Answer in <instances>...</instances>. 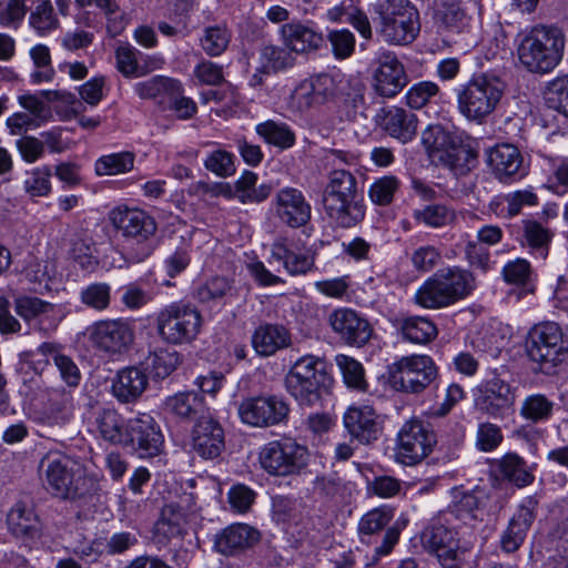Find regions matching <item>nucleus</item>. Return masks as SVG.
<instances>
[{
  "mask_svg": "<svg viewBox=\"0 0 568 568\" xmlns=\"http://www.w3.org/2000/svg\"><path fill=\"white\" fill-rule=\"evenodd\" d=\"M322 204L327 219L336 226L349 229L365 217V204L356 178L346 170L329 173Z\"/></svg>",
  "mask_w": 568,
  "mask_h": 568,
  "instance_id": "f257e3e1",
  "label": "nucleus"
},
{
  "mask_svg": "<svg viewBox=\"0 0 568 568\" xmlns=\"http://www.w3.org/2000/svg\"><path fill=\"white\" fill-rule=\"evenodd\" d=\"M476 288L471 272L459 266L438 270L416 291L415 303L424 308L439 310L469 296Z\"/></svg>",
  "mask_w": 568,
  "mask_h": 568,
  "instance_id": "f03ea898",
  "label": "nucleus"
},
{
  "mask_svg": "<svg viewBox=\"0 0 568 568\" xmlns=\"http://www.w3.org/2000/svg\"><path fill=\"white\" fill-rule=\"evenodd\" d=\"M333 378L323 357L312 354L300 357L285 376V388L301 405L313 407L328 393Z\"/></svg>",
  "mask_w": 568,
  "mask_h": 568,
  "instance_id": "7ed1b4c3",
  "label": "nucleus"
},
{
  "mask_svg": "<svg viewBox=\"0 0 568 568\" xmlns=\"http://www.w3.org/2000/svg\"><path fill=\"white\" fill-rule=\"evenodd\" d=\"M52 494L63 499L83 498L95 490V480L88 476L83 466L67 455L49 453L40 462Z\"/></svg>",
  "mask_w": 568,
  "mask_h": 568,
  "instance_id": "20e7f679",
  "label": "nucleus"
},
{
  "mask_svg": "<svg viewBox=\"0 0 568 568\" xmlns=\"http://www.w3.org/2000/svg\"><path fill=\"white\" fill-rule=\"evenodd\" d=\"M565 36L556 27L532 28L519 42L517 55L520 64L529 72L548 73L561 61Z\"/></svg>",
  "mask_w": 568,
  "mask_h": 568,
  "instance_id": "39448f33",
  "label": "nucleus"
},
{
  "mask_svg": "<svg viewBox=\"0 0 568 568\" xmlns=\"http://www.w3.org/2000/svg\"><path fill=\"white\" fill-rule=\"evenodd\" d=\"M377 31L390 44L412 43L419 32V13L408 0H381L373 6Z\"/></svg>",
  "mask_w": 568,
  "mask_h": 568,
  "instance_id": "423d86ee",
  "label": "nucleus"
},
{
  "mask_svg": "<svg viewBox=\"0 0 568 568\" xmlns=\"http://www.w3.org/2000/svg\"><path fill=\"white\" fill-rule=\"evenodd\" d=\"M504 89V83L495 75H474L458 89L457 108L466 119L481 123L495 111Z\"/></svg>",
  "mask_w": 568,
  "mask_h": 568,
  "instance_id": "0eeeda50",
  "label": "nucleus"
},
{
  "mask_svg": "<svg viewBox=\"0 0 568 568\" xmlns=\"http://www.w3.org/2000/svg\"><path fill=\"white\" fill-rule=\"evenodd\" d=\"M526 349L540 372L551 374L568 356V339L557 323L544 322L528 332Z\"/></svg>",
  "mask_w": 568,
  "mask_h": 568,
  "instance_id": "6e6552de",
  "label": "nucleus"
},
{
  "mask_svg": "<svg viewBox=\"0 0 568 568\" xmlns=\"http://www.w3.org/2000/svg\"><path fill=\"white\" fill-rule=\"evenodd\" d=\"M155 324L158 335L164 343L190 344L200 334L202 315L190 304L173 302L158 312Z\"/></svg>",
  "mask_w": 568,
  "mask_h": 568,
  "instance_id": "1a4fd4ad",
  "label": "nucleus"
},
{
  "mask_svg": "<svg viewBox=\"0 0 568 568\" xmlns=\"http://www.w3.org/2000/svg\"><path fill=\"white\" fill-rule=\"evenodd\" d=\"M443 515L433 519L424 530L422 540L429 551L435 552L443 568H465L473 547V540L464 542L456 538V531L448 527Z\"/></svg>",
  "mask_w": 568,
  "mask_h": 568,
  "instance_id": "9d476101",
  "label": "nucleus"
},
{
  "mask_svg": "<svg viewBox=\"0 0 568 568\" xmlns=\"http://www.w3.org/2000/svg\"><path fill=\"white\" fill-rule=\"evenodd\" d=\"M308 450L292 438L265 444L258 454L261 467L271 476L287 477L300 474L307 465Z\"/></svg>",
  "mask_w": 568,
  "mask_h": 568,
  "instance_id": "9b49d317",
  "label": "nucleus"
},
{
  "mask_svg": "<svg viewBox=\"0 0 568 568\" xmlns=\"http://www.w3.org/2000/svg\"><path fill=\"white\" fill-rule=\"evenodd\" d=\"M389 377L396 390L418 394L435 381L437 367L428 355L403 356L392 365Z\"/></svg>",
  "mask_w": 568,
  "mask_h": 568,
  "instance_id": "f8f14e48",
  "label": "nucleus"
},
{
  "mask_svg": "<svg viewBox=\"0 0 568 568\" xmlns=\"http://www.w3.org/2000/svg\"><path fill=\"white\" fill-rule=\"evenodd\" d=\"M237 412L244 424L265 428L286 422L290 406L280 396L260 395L244 398Z\"/></svg>",
  "mask_w": 568,
  "mask_h": 568,
  "instance_id": "ddd939ff",
  "label": "nucleus"
},
{
  "mask_svg": "<svg viewBox=\"0 0 568 568\" xmlns=\"http://www.w3.org/2000/svg\"><path fill=\"white\" fill-rule=\"evenodd\" d=\"M435 443V434L423 422L408 420L397 434L396 460L407 466L416 465L428 456Z\"/></svg>",
  "mask_w": 568,
  "mask_h": 568,
  "instance_id": "4468645a",
  "label": "nucleus"
},
{
  "mask_svg": "<svg viewBox=\"0 0 568 568\" xmlns=\"http://www.w3.org/2000/svg\"><path fill=\"white\" fill-rule=\"evenodd\" d=\"M89 332L94 347L110 356L124 354L134 341L133 326L123 318L98 321Z\"/></svg>",
  "mask_w": 568,
  "mask_h": 568,
  "instance_id": "2eb2a0df",
  "label": "nucleus"
},
{
  "mask_svg": "<svg viewBox=\"0 0 568 568\" xmlns=\"http://www.w3.org/2000/svg\"><path fill=\"white\" fill-rule=\"evenodd\" d=\"M164 438L155 419L145 413L128 420L126 438L123 446L131 448L141 458H149L161 453Z\"/></svg>",
  "mask_w": 568,
  "mask_h": 568,
  "instance_id": "dca6fc26",
  "label": "nucleus"
},
{
  "mask_svg": "<svg viewBox=\"0 0 568 568\" xmlns=\"http://www.w3.org/2000/svg\"><path fill=\"white\" fill-rule=\"evenodd\" d=\"M327 322L339 339L349 346L362 347L369 342L373 335L371 323L348 307L334 310L328 315Z\"/></svg>",
  "mask_w": 568,
  "mask_h": 568,
  "instance_id": "f3484780",
  "label": "nucleus"
},
{
  "mask_svg": "<svg viewBox=\"0 0 568 568\" xmlns=\"http://www.w3.org/2000/svg\"><path fill=\"white\" fill-rule=\"evenodd\" d=\"M109 220L123 237L134 240L138 243L148 241L158 229L155 220L150 214L141 209L126 205H120L111 210Z\"/></svg>",
  "mask_w": 568,
  "mask_h": 568,
  "instance_id": "a211bd4d",
  "label": "nucleus"
},
{
  "mask_svg": "<svg viewBox=\"0 0 568 568\" xmlns=\"http://www.w3.org/2000/svg\"><path fill=\"white\" fill-rule=\"evenodd\" d=\"M408 83L404 64L390 51L379 53L373 73V89L383 98L396 97Z\"/></svg>",
  "mask_w": 568,
  "mask_h": 568,
  "instance_id": "6ab92c4d",
  "label": "nucleus"
},
{
  "mask_svg": "<svg viewBox=\"0 0 568 568\" xmlns=\"http://www.w3.org/2000/svg\"><path fill=\"white\" fill-rule=\"evenodd\" d=\"M8 531L23 545L32 548L42 536V524L34 508L19 500L7 514Z\"/></svg>",
  "mask_w": 568,
  "mask_h": 568,
  "instance_id": "aec40b11",
  "label": "nucleus"
},
{
  "mask_svg": "<svg viewBox=\"0 0 568 568\" xmlns=\"http://www.w3.org/2000/svg\"><path fill=\"white\" fill-rule=\"evenodd\" d=\"M427 153L434 163L464 175L478 164L479 151L473 144H428Z\"/></svg>",
  "mask_w": 568,
  "mask_h": 568,
  "instance_id": "412c9836",
  "label": "nucleus"
},
{
  "mask_svg": "<svg viewBox=\"0 0 568 568\" xmlns=\"http://www.w3.org/2000/svg\"><path fill=\"white\" fill-rule=\"evenodd\" d=\"M192 448L202 458L213 459L224 449V429L221 424L211 416H200L193 426Z\"/></svg>",
  "mask_w": 568,
  "mask_h": 568,
  "instance_id": "4be33fe9",
  "label": "nucleus"
},
{
  "mask_svg": "<svg viewBox=\"0 0 568 568\" xmlns=\"http://www.w3.org/2000/svg\"><path fill=\"white\" fill-rule=\"evenodd\" d=\"M343 422L349 435L364 445L377 440L382 433L378 415L368 405L348 407Z\"/></svg>",
  "mask_w": 568,
  "mask_h": 568,
  "instance_id": "5701e85b",
  "label": "nucleus"
},
{
  "mask_svg": "<svg viewBox=\"0 0 568 568\" xmlns=\"http://www.w3.org/2000/svg\"><path fill=\"white\" fill-rule=\"evenodd\" d=\"M276 216L290 227H301L311 219V205L294 187L280 190L274 200Z\"/></svg>",
  "mask_w": 568,
  "mask_h": 568,
  "instance_id": "b1692460",
  "label": "nucleus"
},
{
  "mask_svg": "<svg viewBox=\"0 0 568 568\" xmlns=\"http://www.w3.org/2000/svg\"><path fill=\"white\" fill-rule=\"evenodd\" d=\"M260 531L246 524H232L214 537V550L224 556L237 555L258 542Z\"/></svg>",
  "mask_w": 568,
  "mask_h": 568,
  "instance_id": "393cba45",
  "label": "nucleus"
},
{
  "mask_svg": "<svg viewBox=\"0 0 568 568\" xmlns=\"http://www.w3.org/2000/svg\"><path fill=\"white\" fill-rule=\"evenodd\" d=\"M14 311L28 323L37 320L40 331L55 329L61 320L57 305L36 296H18L14 300Z\"/></svg>",
  "mask_w": 568,
  "mask_h": 568,
  "instance_id": "a878e982",
  "label": "nucleus"
},
{
  "mask_svg": "<svg viewBox=\"0 0 568 568\" xmlns=\"http://www.w3.org/2000/svg\"><path fill=\"white\" fill-rule=\"evenodd\" d=\"M537 500L527 497L519 505L516 514L511 517L508 527L500 538L501 549L506 552L516 551L525 540L526 534L535 520Z\"/></svg>",
  "mask_w": 568,
  "mask_h": 568,
  "instance_id": "bb28decb",
  "label": "nucleus"
},
{
  "mask_svg": "<svg viewBox=\"0 0 568 568\" xmlns=\"http://www.w3.org/2000/svg\"><path fill=\"white\" fill-rule=\"evenodd\" d=\"M192 500V495H184L179 503H170L162 508L154 526V532L159 538L171 539L184 532L189 513L193 511Z\"/></svg>",
  "mask_w": 568,
  "mask_h": 568,
  "instance_id": "cd10ccee",
  "label": "nucleus"
},
{
  "mask_svg": "<svg viewBox=\"0 0 568 568\" xmlns=\"http://www.w3.org/2000/svg\"><path fill=\"white\" fill-rule=\"evenodd\" d=\"M149 385V377L141 368L129 366L120 369L112 379V395L123 404L138 400Z\"/></svg>",
  "mask_w": 568,
  "mask_h": 568,
  "instance_id": "c85d7f7f",
  "label": "nucleus"
},
{
  "mask_svg": "<svg viewBox=\"0 0 568 568\" xmlns=\"http://www.w3.org/2000/svg\"><path fill=\"white\" fill-rule=\"evenodd\" d=\"M486 158L495 176L500 181L523 170L524 158L516 144H494L487 149Z\"/></svg>",
  "mask_w": 568,
  "mask_h": 568,
  "instance_id": "c756f323",
  "label": "nucleus"
},
{
  "mask_svg": "<svg viewBox=\"0 0 568 568\" xmlns=\"http://www.w3.org/2000/svg\"><path fill=\"white\" fill-rule=\"evenodd\" d=\"M376 119L381 129L393 139L410 140L416 133L417 116L403 108H383Z\"/></svg>",
  "mask_w": 568,
  "mask_h": 568,
  "instance_id": "7c9ffc66",
  "label": "nucleus"
},
{
  "mask_svg": "<svg viewBox=\"0 0 568 568\" xmlns=\"http://www.w3.org/2000/svg\"><path fill=\"white\" fill-rule=\"evenodd\" d=\"M273 260L281 262L285 271L293 276L303 275L314 267V256L306 250H301L285 239L273 243L271 250Z\"/></svg>",
  "mask_w": 568,
  "mask_h": 568,
  "instance_id": "2f4dec72",
  "label": "nucleus"
},
{
  "mask_svg": "<svg viewBox=\"0 0 568 568\" xmlns=\"http://www.w3.org/2000/svg\"><path fill=\"white\" fill-rule=\"evenodd\" d=\"M516 396L510 385L499 378L488 382L477 405L480 410L493 417H503L515 404Z\"/></svg>",
  "mask_w": 568,
  "mask_h": 568,
  "instance_id": "473e14b6",
  "label": "nucleus"
},
{
  "mask_svg": "<svg viewBox=\"0 0 568 568\" xmlns=\"http://www.w3.org/2000/svg\"><path fill=\"white\" fill-rule=\"evenodd\" d=\"M280 33L283 43L294 55L317 50L323 43L322 33L298 21L283 24Z\"/></svg>",
  "mask_w": 568,
  "mask_h": 568,
  "instance_id": "72a5a7b5",
  "label": "nucleus"
},
{
  "mask_svg": "<svg viewBox=\"0 0 568 568\" xmlns=\"http://www.w3.org/2000/svg\"><path fill=\"white\" fill-rule=\"evenodd\" d=\"M252 345L257 354L271 356L291 345V334L282 325L262 324L252 335Z\"/></svg>",
  "mask_w": 568,
  "mask_h": 568,
  "instance_id": "f704fd0d",
  "label": "nucleus"
},
{
  "mask_svg": "<svg viewBox=\"0 0 568 568\" xmlns=\"http://www.w3.org/2000/svg\"><path fill=\"white\" fill-rule=\"evenodd\" d=\"M38 353L45 358V363L52 362L57 367L60 378L69 387H78L81 382V372L75 362L61 352V346L55 343H42Z\"/></svg>",
  "mask_w": 568,
  "mask_h": 568,
  "instance_id": "c9c22d12",
  "label": "nucleus"
},
{
  "mask_svg": "<svg viewBox=\"0 0 568 568\" xmlns=\"http://www.w3.org/2000/svg\"><path fill=\"white\" fill-rule=\"evenodd\" d=\"M99 436L112 445H122L126 438L128 420L113 408H102L95 416Z\"/></svg>",
  "mask_w": 568,
  "mask_h": 568,
  "instance_id": "e433bc0d",
  "label": "nucleus"
},
{
  "mask_svg": "<svg viewBox=\"0 0 568 568\" xmlns=\"http://www.w3.org/2000/svg\"><path fill=\"white\" fill-rule=\"evenodd\" d=\"M296 57L284 44V47L266 44L260 50L257 72L261 74H272L285 71L295 64Z\"/></svg>",
  "mask_w": 568,
  "mask_h": 568,
  "instance_id": "4c0bfd02",
  "label": "nucleus"
},
{
  "mask_svg": "<svg viewBox=\"0 0 568 568\" xmlns=\"http://www.w3.org/2000/svg\"><path fill=\"white\" fill-rule=\"evenodd\" d=\"M164 409L176 418L190 419L204 410V403L194 392H181L165 399Z\"/></svg>",
  "mask_w": 568,
  "mask_h": 568,
  "instance_id": "58836bf2",
  "label": "nucleus"
},
{
  "mask_svg": "<svg viewBox=\"0 0 568 568\" xmlns=\"http://www.w3.org/2000/svg\"><path fill=\"white\" fill-rule=\"evenodd\" d=\"M552 237V231L541 223L535 220L523 221V244L541 260L546 258Z\"/></svg>",
  "mask_w": 568,
  "mask_h": 568,
  "instance_id": "ea45409f",
  "label": "nucleus"
},
{
  "mask_svg": "<svg viewBox=\"0 0 568 568\" xmlns=\"http://www.w3.org/2000/svg\"><path fill=\"white\" fill-rule=\"evenodd\" d=\"M555 402L541 393L526 396L521 402L519 415L531 424L545 423L554 415Z\"/></svg>",
  "mask_w": 568,
  "mask_h": 568,
  "instance_id": "a19ab883",
  "label": "nucleus"
},
{
  "mask_svg": "<svg viewBox=\"0 0 568 568\" xmlns=\"http://www.w3.org/2000/svg\"><path fill=\"white\" fill-rule=\"evenodd\" d=\"M478 506V498L471 493H466L442 515L445 521H450V517H454L464 525L475 528L480 521L477 515Z\"/></svg>",
  "mask_w": 568,
  "mask_h": 568,
  "instance_id": "79ce46f5",
  "label": "nucleus"
},
{
  "mask_svg": "<svg viewBox=\"0 0 568 568\" xmlns=\"http://www.w3.org/2000/svg\"><path fill=\"white\" fill-rule=\"evenodd\" d=\"M402 332L408 341L427 344L437 336L436 325L427 317L408 316L402 321Z\"/></svg>",
  "mask_w": 568,
  "mask_h": 568,
  "instance_id": "37998d69",
  "label": "nucleus"
},
{
  "mask_svg": "<svg viewBox=\"0 0 568 568\" xmlns=\"http://www.w3.org/2000/svg\"><path fill=\"white\" fill-rule=\"evenodd\" d=\"M413 217L417 223L424 224L427 227L440 229L452 224L456 215L453 209L435 203L414 210Z\"/></svg>",
  "mask_w": 568,
  "mask_h": 568,
  "instance_id": "c03bdc74",
  "label": "nucleus"
},
{
  "mask_svg": "<svg viewBox=\"0 0 568 568\" xmlns=\"http://www.w3.org/2000/svg\"><path fill=\"white\" fill-rule=\"evenodd\" d=\"M500 474L517 487L532 483L534 475L528 470L526 462L517 454H507L498 463Z\"/></svg>",
  "mask_w": 568,
  "mask_h": 568,
  "instance_id": "a18cd8bd",
  "label": "nucleus"
},
{
  "mask_svg": "<svg viewBox=\"0 0 568 568\" xmlns=\"http://www.w3.org/2000/svg\"><path fill=\"white\" fill-rule=\"evenodd\" d=\"M73 414V397L70 393L54 392L49 398V404L44 412L45 422L49 425H64Z\"/></svg>",
  "mask_w": 568,
  "mask_h": 568,
  "instance_id": "49530a36",
  "label": "nucleus"
},
{
  "mask_svg": "<svg viewBox=\"0 0 568 568\" xmlns=\"http://www.w3.org/2000/svg\"><path fill=\"white\" fill-rule=\"evenodd\" d=\"M79 8L94 6L102 10L106 18V28L112 37L120 34L124 29V19L115 0H74Z\"/></svg>",
  "mask_w": 568,
  "mask_h": 568,
  "instance_id": "de8ad7c7",
  "label": "nucleus"
},
{
  "mask_svg": "<svg viewBox=\"0 0 568 568\" xmlns=\"http://www.w3.org/2000/svg\"><path fill=\"white\" fill-rule=\"evenodd\" d=\"M179 90L180 82L178 80L160 75L134 85V91L141 99H155L160 95L179 93Z\"/></svg>",
  "mask_w": 568,
  "mask_h": 568,
  "instance_id": "09e8293b",
  "label": "nucleus"
},
{
  "mask_svg": "<svg viewBox=\"0 0 568 568\" xmlns=\"http://www.w3.org/2000/svg\"><path fill=\"white\" fill-rule=\"evenodd\" d=\"M231 41V32L224 24L211 26L204 29L200 39L203 51L210 57L221 55Z\"/></svg>",
  "mask_w": 568,
  "mask_h": 568,
  "instance_id": "8fccbe9b",
  "label": "nucleus"
},
{
  "mask_svg": "<svg viewBox=\"0 0 568 568\" xmlns=\"http://www.w3.org/2000/svg\"><path fill=\"white\" fill-rule=\"evenodd\" d=\"M442 97L440 88L433 81H420L413 84L405 94L406 104L419 110Z\"/></svg>",
  "mask_w": 568,
  "mask_h": 568,
  "instance_id": "3c124183",
  "label": "nucleus"
},
{
  "mask_svg": "<svg viewBox=\"0 0 568 568\" xmlns=\"http://www.w3.org/2000/svg\"><path fill=\"white\" fill-rule=\"evenodd\" d=\"M181 358L176 351L159 349L146 357V366L155 378L164 379L180 365Z\"/></svg>",
  "mask_w": 568,
  "mask_h": 568,
  "instance_id": "603ef678",
  "label": "nucleus"
},
{
  "mask_svg": "<svg viewBox=\"0 0 568 568\" xmlns=\"http://www.w3.org/2000/svg\"><path fill=\"white\" fill-rule=\"evenodd\" d=\"M233 283L224 276H213L201 284L195 291V298L201 303L221 301L233 292Z\"/></svg>",
  "mask_w": 568,
  "mask_h": 568,
  "instance_id": "864d4df0",
  "label": "nucleus"
},
{
  "mask_svg": "<svg viewBox=\"0 0 568 568\" xmlns=\"http://www.w3.org/2000/svg\"><path fill=\"white\" fill-rule=\"evenodd\" d=\"M140 51L131 44H121L115 49V64L118 71L125 78H139L145 74L139 65Z\"/></svg>",
  "mask_w": 568,
  "mask_h": 568,
  "instance_id": "5fc2aeb1",
  "label": "nucleus"
},
{
  "mask_svg": "<svg viewBox=\"0 0 568 568\" xmlns=\"http://www.w3.org/2000/svg\"><path fill=\"white\" fill-rule=\"evenodd\" d=\"M80 301L88 308L105 311L111 303V286L103 282L91 283L81 290Z\"/></svg>",
  "mask_w": 568,
  "mask_h": 568,
  "instance_id": "6e6d98bb",
  "label": "nucleus"
},
{
  "mask_svg": "<svg viewBox=\"0 0 568 568\" xmlns=\"http://www.w3.org/2000/svg\"><path fill=\"white\" fill-rule=\"evenodd\" d=\"M133 163L134 156L131 152L112 153L95 162V172L99 175H116L129 172Z\"/></svg>",
  "mask_w": 568,
  "mask_h": 568,
  "instance_id": "4d7b16f0",
  "label": "nucleus"
},
{
  "mask_svg": "<svg viewBox=\"0 0 568 568\" xmlns=\"http://www.w3.org/2000/svg\"><path fill=\"white\" fill-rule=\"evenodd\" d=\"M545 95L550 108L568 116V74L558 75L549 81Z\"/></svg>",
  "mask_w": 568,
  "mask_h": 568,
  "instance_id": "13d9d810",
  "label": "nucleus"
},
{
  "mask_svg": "<svg viewBox=\"0 0 568 568\" xmlns=\"http://www.w3.org/2000/svg\"><path fill=\"white\" fill-rule=\"evenodd\" d=\"M321 105L322 103L317 100L308 78L301 81L290 95V108L298 113H304Z\"/></svg>",
  "mask_w": 568,
  "mask_h": 568,
  "instance_id": "bf43d9fd",
  "label": "nucleus"
},
{
  "mask_svg": "<svg viewBox=\"0 0 568 568\" xmlns=\"http://www.w3.org/2000/svg\"><path fill=\"white\" fill-rule=\"evenodd\" d=\"M393 509L382 506L366 513L358 523V532L361 535H374L381 531L393 519Z\"/></svg>",
  "mask_w": 568,
  "mask_h": 568,
  "instance_id": "052dcab7",
  "label": "nucleus"
},
{
  "mask_svg": "<svg viewBox=\"0 0 568 568\" xmlns=\"http://www.w3.org/2000/svg\"><path fill=\"white\" fill-rule=\"evenodd\" d=\"M398 189V179L394 175H386L371 184L368 196L374 204L385 206L392 203Z\"/></svg>",
  "mask_w": 568,
  "mask_h": 568,
  "instance_id": "680f3d73",
  "label": "nucleus"
},
{
  "mask_svg": "<svg viewBox=\"0 0 568 568\" xmlns=\"http://www.w3.org/2000/svg\"><path fill=\"white\" fill-rule=\"evenodd\" d=\"M257 135L265 142H294L295 134L291 126L282 121L267 120L256 125Z\"/></svg>",
  "mask_w": 568,
  "mask_h": 568,
  "instance_id": "e2e57ef3",
  "label": "nucleus"
},
{
  "mask_svg": "<svg viewBox=\"0 0 568 568\" xmlns=\"http://www.w3.org/2000/svg\"><path fill=\"white\" fill-rule=\"evenodd\" d=\"M30 26L40 34H44L58 27V19L53 6L49 0L40 1L29 17Z\"/></svg>",
  "mask_w": 568,
  "mask_h": 568,
  "instance_id": "0e129e2a",
  "label": "nucleus"
},
{
  "mask_svg": "<svg viewBox=\"0 0 568 568\" xmlns=\"http://www.w3.org/2000/svg\"><path fill=\"white\" fill-rule=\"evenodd\" d=\"M26 0H0V27L18 29L27 14Z\"/></svg>",
  "mask_w": 568,
  "mask_h": 568,
  "instance_id": "69168bd1",
  "label": "nucleus"
},
{
  "mask_svg": "<svg viewBox=\"0 0 568 568\" xmlns=\"http://www.w3.org/2000/svg\"><path fill=\"white\" fill-rule=\"evenodd\" d=\"M335 359L347 386L363 389L365 387V378L362 364L355 358L343 354L337 355Z\"/></svg>",
  "mask_w": 568,
  "mask_h": 568,
  "instance_id": "338daca9",
  "label": "nucleus"
},
{
  "mask_svg": "<svg viewBox=\"0 0 568 568\" xmlns=\"http://www.w3.org/2000/svg\"><path fill=\"white\" fill-rule=\"evenodd\" d=\"M503 433L498 425L493 423H480L477 427L475 447L479 452L489 453L495 450L503 442Z\"/></svg>",
  "mask_w": 568,
  "mask_h": 568,
  "instance_id": "774afa93",
  "label": "nucleus"
}]
</instances>
